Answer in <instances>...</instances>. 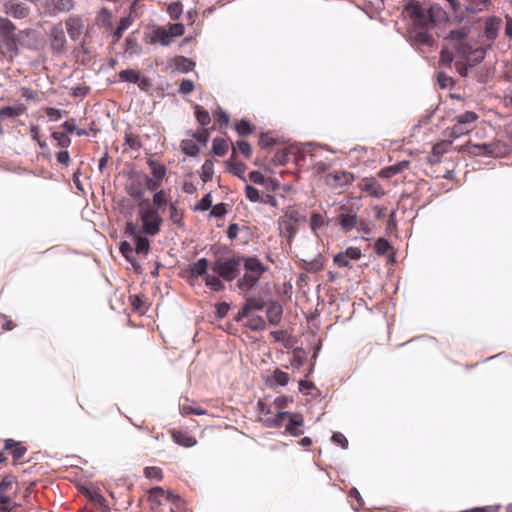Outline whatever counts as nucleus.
Returning a JSON list of instances; mask_svg holds the SVG:
<instances>
[{"instance_id":"62","label":"nucleus","mask_w":512,"mask_h":512,"mask_svg":"<svg viewBox=\"0 0 512 512\" xmlns=\"http://www.w3.org/2000/svg\"><path fill=\"white\" fill-rule=\"evenodd\" d=\"M169 33L172 35V37H179L184 34L185 27L181 23H176L170 26Z\"/></svg>"},{"instance_id":"15","label":"nucleus","mask_w":512,"mask_h":512,"mask_svg":"<svg viewBox=\"0 0 512 512\" xmlns=\"http://www.w3.org/2000/svg\"><path fill=\"white\" fill-rule=\"evenodd\" d=\"M339 225L343 231L350 232L352 229L356 228L358 225V219L356 212H341L338 216Z\"/></svg>"},{"instance_id":"46","label":"nucleus","mask_w":512,"mask_h":512,"mask_svg":"<svg viewBox=\"0 0 512 512\" xmlns=\"http://www.w3.org/2000/svg\"><path fill=\"white\" fill-rule=\"evenodd\" d=\"M236 131L239 135L245 136L252 133L253 129L248 121L242 119L236 124Z\"/></svg>"},{"instance_id":"29","label":"nucleus","mask_w":512,"mask_h":512,"mask_svg":"<svg viewBox=\"0 0 512 512\" xmlns=\"http://www.w3.org/2000/svg\"><path fill=\"white\" fill-rule=\"evenodd\" d=\"M228 151V143L223 138H215L212 143V152L217 156H224Z\"/></svg>"},{"instance_id":"32","label":"nucleus","mask_w":512,"mask_h":512,"mask_svg":"<svg viewBox=\"0 0 512 512\" xmlns=\"http://www.w3.org/2000/svg\"><path fill=\"white\" fill-rule=\"evenodd\" d=\"M125 52L130 56L137 55L140 52L137 40L131 35L125 39Z\"/></svg>"},{"instance_id":"27","label":"nucleus","mask_w":512,"mask_h":512,"mask_svg":"<svg viewBox=\"0 0 512 512\" xmlns=\"http://www.w3.org/2000/svg\"><path fill=\"white\" fill-rule=\"evenodd\" d=\"M147 164L151 169L152 178L163 180L166 175V167L152 159H149Z\"/></svg>"},{"instance_id":"16","label":"nucleus","mask_w":512,"mask_h":512,"mask_svg":"<svg viewBox=\"0 0 512 512\" xmlns=\"http://www.w3.org/2000/svg\"><path fill=\"white\" fill-rule=\"evenodd\" d=\"M68 35L72 40H77L83 32V22L80 18H69L66 21Z\"/></svg>"},{"instance_id":"6","label":"nucleus","mask_w":512,"mask_h":512,"mask_svg":"<svg viewBox=\"0 0 512 512\" xmlns=\"http://www.w3.org/2000/svg\"><path fill=\"white\" fill-rule=\"evenodd\" d=\"M452 7L455 13L476 14L482 12L490 3L491 0H446Z\"/></svg>"},{"instance_id":"49","label":"nucleus","mask_w":512,"mask_h":512,"mask_svg":"<svg viewBox=\"0 0 512 512\" xmlns=\"http://www.w3.org/2000/svg\"><path fill=\"white\" fill-rule=\"evenodd\" d=\"M52 137L57 141L61 147H68L71 143L70 138L63 132H53Z\"/></svg>"},{"instance_id":"44","label":"nucleus","mask_w":512,"mask_h":512,"mask_svg":"<svg viewBox=\"0 0 512 512\" xmlns=\"http://www.w3.org/2000/svg\"><path fill=\"white\" fill-rule=\"evenodd\" d=\"M176 66L183 72H189L193 69L194 63L191 60L181 56L176 59Z\"/></svg>"},{"instance_id":"56","label":"nucleus","mask_w":512,"mask_h":512,"mask_svg":"<svg viewBox=\"0 0 512 512\" xmlns=\"http://www.w3.org/2000/svg\"><path fill=\"white\" fill-rule=\"evenodd\" d=\"M46 114H47V116L49 117V119L51 121H58L59 119L62 118V116L64 114H66V111L59 110V109L51 107V108H47Z\"/></svg>"},{"instance_id":"30","label":"nucleus","mask_w":512,"mask_h":512,"mask_svg":"<svg viewBox=\"0 0 512 512\" xmlns=\"http://www.w3.org/2000/svg\"><path fill=\"white\" fill-rule=\"evenodd\" d=\"M181 150L188 156H196L199 153V146L191 139H185L181 142Z\"/></svg>"},{"instance_id":"41","label":"nucleus","mask_w":512,"mask_h":512,"mask_svg":"<svg viewBox=\"0 0 512 512\" xmlns=\"http://www.w3.org/2000/svg\"><path fill=\"white\" fill-rule=\"evenodd\" d=\"M54 7L61 12H68L74 7L73 0H51Z\"/></svg>"},{"instance_id":"10","label":"nucleus","mask_w":512,"mask_h":512,"mask_svg":"<svg viewBox=\"0 0 512 512\" xmlns=\"http://www.w3.org/2000/svg\"><path fill=\"white\" fill-rule=\"evenodd\" d=\"M464 151L474 156H497L499 154V144L497 143H483L472 144L467 143L464 146Z\"/></svg>"},{"instance_id":"34","label":"nucleus","mask_w":512,"mask_h":512,"mask_svg":"<svg viewBox=\"0 0 512 512\" xmlns=\"http://www.w3.org/2000/svg\"><path fill=\"white\" fill-rule=\"evenodd\" d=\"M195 116H196V119L197 121L203 126H207L211 119H210V115L208 113L207 110L203 109L201 106L199 105H196L195 106Z\"/></svg>"},{"instance_id":"8","label":"nucleus","mask_w":512,"mask_h":512,"mask_svg":"<svg viewBox=\"0 0 512 512\" xmlns=\"http://www.w3.org/2000/svg\"><path fill=\"white\" fill-rule=\"evenodd\" d=\"M478 119V115L473 111H466L457 117L456 124L452 127L451 135L459 137L471 131L473 123Z\"/></svg>"},{"instance_id":"17","label":"nucleus","mask_w":512,"mask_h":512,"mask_svg":"<svg viewBox=\"0 0 512 512\" xmlns=\"http://www.w3.org/2000/svg\"><path fill=\"white\" fill-rule=\"evenodd\" d=\"M361 189L374 198H379L384 195V190L381 185L373 178L364 179Z\"/></svg>"},{"instance_id":"19","label":"nucleus","mask_w":512,"mask_h":512,"mask_svg":"<svg viewBox=\"0 0 512 512\" xmlns=\"http://www.w3.org/2000/svg\"><path fill=\"white\" fill-rule=\"evenodd\" d=\"M189 268L192 278L203 277L205 279L206 275H208V260L200 258L198 261L190 264Z\"/></svg>"},{"instance_id":"40","label":"nucleus","mask_w":512,"mask_h":512,"mask_svg":"<svg viewBox=\"0 0 512 512\" xmlns=\"http://www.w3.org/2000/svg\"><path fill=\"white\" fill-rule=\"evenodd\" d=\"M182 11H183V6L178 1L169 4L167 7V12H168L169 16L174 20L178 19L181 16Z\"/></svg>"},{"instance_id":"11","label":"nucleus","mask_w":512,"mask_h":512,"mask_svg":"<svg viewBox=\"0 0 512 512\" xmlns=\"http://www.w3.org/2000/svg\"><path fill=\"white\" fill-rule=\"evenodd\" d=\"M160 497H165L167 501H171L176 508L179 510L180 505H183V500L172 492H166L163 488L157 486L150 490L149 499L153 502L161 504Z\"/></svg>"},{"instance_id":"52","label":"nucleus","mask_w":512,"mask_h":512,"mask_svg":"<svg viewBox=\"0 0 512 512\" xmlns=\"http://www.w3.org/2000/svg\"><path fill=\"white\" fill-rule=\"evenodd\" d=\"M357 230L359 233H363L365 235H370L373 232L374 226L367 221H358Z\"/></svg>"},{"instance_id":"26","label":"nucleus","mask_w":512,"mask_h":512,"mask_svg":"<svg viewBox=\"0 0 512 512\" xmlns=\"http://www.w3.org/2000/svg\"><path fill=\"white\" fill-rule=\"evenodd\" d=\"M135 247L134 251L137 254H142L146 256L149 253L150 250V242L146 236H137L136 239H134Z\"/></svg>"},{"instance_id":"1","label":"nucleus","mask_w":512,"mask_h":512,"mask_svg":"<svg viewBox=\"0 0 512 512\" xmlns=\"http://www.w3.org/2000/svg\"><path fill=\"white\" fill-rule=\"evenodd\" d=\"M402 13L414 41L427 46L434 43L431 31L447 19L446 12L440 5L433 4L426 7L417 0H409Z\"/></svg>"},{"instance_id":"48","label":"nucleus","mask_w":512,"mask_h":512,"mask_svg":"<svg viewBox=\"0 0 512 512\" xmlns=\"http://www.w3.org/2000/svg\"><path fill=\"white\" fill-rule=\"evenodd\" d=\"M245 192H246V197L251 202H260L261 201L262 196H260L259 191L255 187H253L251 185H246Z\"/></svg>"},{"instance_id":"59","label":"nucleus","mask_w":512,"mask_h":512,"mask_svg":"<svg viewBox=\"0 0 512 512\" xmlns=\"http://www.w3.org/2000/svg\"><path fill=\"white\" fill-rule=\"evenodd\" d=\"M215 116L217 117V121L220 123V124H223L225 126H228L229 125V122H230V116L229 114L222 110L221 108H218L217 111H215Z\"/></svg>"},{"instance_id":"38","label":"nucleus","mask_w":512,"mask_h":512,"mask_svg":"<svg viewBox=\"0 0 512 512\" xmlns=\"http://www.w3.org/2000/svg\"><path fill=\"white\" fill-rule=\"evenodd\" d=\"M120 252L122 255L132 264H134V248L132 245L126 241L122 242L120 245Z\"/></svg>"},{"instance_id":"55","label":"nucleus","mask_w":512,"mask_h":512,"mask_svg":"<svg viewBox=\"0 0 512 512\" xmlns=\"http://www.w3.org/2000/svg\"><path fill=\"white\" fill-rule=\"evenodd\" d=\"M145 476L149 479L160 480L162 478V471L157 467H147L145 469Z\"/></svg>"},{"instance_id":"36","label":"nucleus","mask_w":512,"mask_h":512,"mask_svg":"<svg viewBox=\"0 0 512 512\" xmlns=\"http://www.w3.org/2000/svg\"><path fill=\"white\" fill-rule=\"evenodd\" d=\"M172 35H170L169 31L165 29H160L156 32V35L153 39V42H158L163 46H167L172 41Z\"/></svg>"},{"instance_id":"13","label":"nucleus","mask_w":512,"mask_h":512,"mask_svg":"<svg viewBox=\"0 0 512 512\" xmlns=\"http://www.w3.org/2000/svg\"><path fill=\"white\" fill-rule=\"evenodd\" d=\"M51 47L56 52H61L66 44L65 33L61 25L54 26L50 31Z\"/></svg>"},{"instance_id":"58","label":"nucleus","mask_w":512,"mask_h":512,"mask_svg":"<svg viewBox=\"0 0 512 512\" xmlns=\"http://www.w3.org/2000/svg\"><path fill=\"white\" fill-rule=\"evenodd\" d=\"M345 256L350 260H358L361 258V250L358 247H348L345 251H343Z\"/></svg>"},{"instance_id":"2","label":"nucleus","mask_w":512,"mask_h":512,"mask_svg":"<svg viewBox=\"0 0 512 512\" xmlns=\"http://www.w3.org/2000/svg\"><path fill=\"white\" fill-rule=\"evenodd\" d=\"M446 39L449 44L441 50L440 64L450 66L455 61L458 73L466 77L469 69L483 60L484 51L471 46L465 28L450 31Z\"/></svg>"},{"instance_id":"33","label":"nucleus","mask_w":512,"mask_h":512,"mask_svg":"<svg viewBox=\"0 0 512 512\" xmlns=\"http://www.w3.org/2000/svg\"><path fill=\"white\" fill-rule=\"evenodd\" d=\"M280 225L284 235L288 238V241L291 242L298 231L296 224L292 222L282 221Z\"/></svg>"},{"instance_id":"47","label":"nucleus","mask_w":512,"mask_h":512,"mask_svg":"<svg viewBox=\"0 0 512 512\" xmlns=\"http://www.w3.org/2000/svg\"><path fill=\"white\" fill-rule=\"evenodd\" d=\"M62 127L68 133H76L78 136H85V135H87V131L85 129L77 128L76 124L74 122H71V121H65L62 124Z\"/></svg>"},{"instance_id":"21","label":"nucleus","mask_w":512,"mask_h":512,"mask_svg":"<svg viewBox=\"0 0 512 512\" xmlns=\"http://www.w3.org/2000/svg\"><path fill=\"white\" fill-rule=\"evenodd\" d=\"M501 26V19L497 17H490L485 22V35L489 40H494Z\"/></svg>"},{"instance_id":"35","label":"nucleus","mask_w":512,"mask_h":512,"mask_svg":"<svg viewBox=\"0 0 512 512\" xmlns=\"http://www.w3.org/2000/svg\"><path fill=\"white\" fill-rule=\"evenodd\" d=\"M374 249L378 255H386L392 249V246L386 239L378 238L374 244Z\"/></svg>"},{"instance_id":"9","label":"nucleus","mask_w":512,"mask_h":512,"mask_svg":"<svg viewBox=\"0 0 512 512\" xmlns=\"http://www.w3.org/2000/svg\"><path fill=\"white\" fill-rule=\"evenodd\" d=\"M354 180V175L348 171H334L325 176V182L334 189H341L350 184Z\"/></svg>"},{"instance_id":"14","label":"nucleus","mask_w":512,"mask_h":512,"mask_svg":"<svg viewBox=\"0 0 512 512\" xmlns=\"http://www.w3.org/2000/svg\"><path fill=\"white\" fill-rule=\"evenodd\" d=\"M5 11L14 18H24L28 15V8L17 0H9L5 3Z\"/></svg>"},{"instance_id":"7","label":"nucleus","mask_w":512,"mask_h":512,"mask_svg":"<svg viewBox=\"0 0 512 512\" xmlns=\"http://www.w3.org/2000/svg\"><path fill=\"white\" fill-rule=\"evenodd\" d=\"M15 25L7 18H0V38L3 46L8 52H16L18 48V37L15 33Z\"/></svg>"},{"instance_id":"3","label":"nucleus","mask_w":512,"mask_h":512,"mask_svg":"<svg viewBox=\"0 0 512 512\" xmlns=\"http://www.w3.org/2000/svg\"><path fill=\"white\" fill-rule=\"evenodd\" d=\"M244 275L238 280L237 286L243 292L254 289L260 277L265 273L266 267L255 257L244 258Z\"/></svg>"},{"instance_id":"61","label":"nucleus","mask_w":512,"mask_h":512,"mask_svg":"<svg viewBox=\"0 0 512 512\" xmlns=\"http://www.w3.org/2000/svg\"><path fill=\"white\" fill-rule=\"evenodd\" d=\"M275 139L268 133H264L260 136L259 144L262 148H267L274 145Z\"/></svg>"},{"instance_id":"22","label":"nucleus","mask_w":512,"mask_h":512,"mask_svg":"<svg viewBox=\"0 0 512 512\" xmlns=\"http://www.w3.org/2000/svg\"><path fill=\"white\" fill-rule=\"evenodd\" d=\"M172 438L180 446L193 447L197 441L194 437L182 431H173Z\"/></svg>"},{"instance_id":"5","label":"nucleus","mask_w":512,"mask_h":512,"mask_svg":"<svg viewBox=\"0 0 512 512\" xmlns=\"http://www.w3.org/2000/svg\"><path fill=\"white\" fill-rule=\"evenodd\" d=\"M242 260H244V258L241 256H218L212 263L211 269L224 280L232 281L237 277L240 271Z\"/></svg>"},{"instance_id":"64","label":"nucleus","mask_w":512,"mask_h":512,"mask_svg":"<svg viewBox=\"0 0 512 512\" xmlns=\"http://www.w3.org/2000/svg\"><path fill=\"white\" fill-rule=\"evenodd\" d=\"M237 146L239 151L245 156L250 157L252 154V148L251 145L247 141H238Z\"/></svg>"},{"instance_id":"42","label":"nucleus","mask_w":512,"mask_h":512,"mask_svg":"<svg viewBox=\"0 0 512 512\" xmlns=\"http://www.w3.org/2000/svg\"><path fill=\"white\" fill-rule=\"evenodd\" d=\"M325 224L324 217L320 214H313L310 219V227L314 233H317Z\"/></svg>"},{"instance_id":"50","label":"nucleus","mask_w":512,"mask_h":512,"mask_svg":"<svg viewBox=\"0 0 512 512\" xmlns=\"http://www.w3.org/2000/svg\"><path fill=\"white\" fill-rule=\"evenodd\" d=\"M249 179L251 182H253L255 184H259V185H265L267 182V179L259 171H251L249 173Z\"/></svg>"},{"instance_id":"60","label":"nucleus","mask_w":512,"mask_h":512,"mask_svg":"<svg viewBox=\"0 0 512 512\" xmlns=\"http://www.w3.org/2000/svg\"><path fill=\"white\" fill-rule=\"evenodd\" d=\"M126 233L129 236L133 237L134 239H136L137 236H142L140 234V230H139L138 225L136 223H134V222H128L126 224Z\"/></svg>"},{"instance_id":"63","label":"nucleus","mask_w":512,"mask_h":512,"mask_svg":"<svg viewBox=\"0 0 512 512\" xmlns=\"http://www.w3.org/2000/svg\"><path fill=\"white\" fill-rule=\"evenodd\" d=\"M193 89H194L193 81H191L189 79H184L181 81L179 91L182 94H188V93L192 92Z\"/></svg>"},{"instance_id":"18","label":"nucleus","mask_w":512,"mask_h":512,"mask_svg":"<svg viewBox=\"0 0 512 512\" xmlns=\"http://www.w3.org/2000/svg\"><path fill=\"white\" fill-rule=\"evenodd\" d=\"M119 77L121 78V80L126 82L135 84L138 83L140 87H143L148 83L147 78H141L140 73L133 69L122 70L119 73Z\"/></svg>"},{"instance_id":"20","label":"nucleus","mask_w":512,"mask_h":512,"mask_svg":"<svg viewBox=\"0 0 512 512\" xmlns=\"http://www.w3.org/2000/svg\"><path fill=\"white\" fill-rule=\"evenodd\" d=\"M282 314V306L277 302H272L266 310L267 319L271 325H277L282 318Z\"/></svg>"},{"instance_id":"23","label":"nucleus","mask_w":512,"mask_h":512,"mask_svg":"<svg viewBox=\"0 0 512 512\" xmlns=\"http://www.w3.org/2000/svg\"><path fill=\"white\" fill-rule=\"evenodd\" d=\"M5 449L11 451L15 461L22 459L26 453V448L21 446L19 442H16L13 439H7L5 441Z\"/></svg>"},{"instance_id":"51","label":"nucleus","mask_w":512,"mask_h":512,"mask_svg":"<svg viewBox=\"0 0 512 512\" xmlns=\"http://www.w3.org/2000/svg\"><path fill=\"white\" fill-rule=\"evenodd\" d=\"M285 218L287 219V222H292L294 224H297L301 220V216L298 213V211L294 208H289L285 212Z\"/></svg>"},{"instance_id":"28","label":"nucleus","mask_w":512,"mask_h":512,"mask_svg":"<svg viewBox=\"0 0 512 512\" xmlns=\"http://www.w3.org/2000/svg\"><path fill=\"white\" fill-rule=\"evenodd\" d=\"M205 284L212 290V291H221L225 288L224 283L221 281L219 275H206Z\"/></svg>"},{"instance_id":"57","label":"nucleus","mask_w":512,"mask_h":512,"mask_svg":"<svg viewBox=\"0 0 512 512\" xmlns=\"http://www.w3.org/2000/svg\"><path fill=\"white\" fill-rule=\"evenodd\" d=\"M130 20L129 18H122L120 23L115 31L116 40H119L124 33V31L129 27Z\"/></svg>"},{"instance_id":"37","label":"nucleus","mask_w":512,"mask_h":512,"mask_svg":"<svg viewBox=\"0 0 512 512\" xmlns=\"http://www.w3.org/2000/svg\"><path fill=\"white\" fill-rule=\"evenodd\" d=\"M167 203V194L164 190H159L153 195V208L157 211Z\"/></svg>"},{"instance_id":"12","label":"nucleus","mask_w":512,"mask_h":512,"mask_svg":"<svg viewBox=\"0 0 512 512\" xmlns=\"http://www.w3.org/2000/svg\"><path fill=\"white\" fill-rule=\"evenodd\" d=\"M303 425L304 419L301 414L298 413H290L288 417V422L285 426L286 432L293 436H299L303 434Z\"/></svg>"},{"instance_id":"31","label":"nucleus","mask_w":512,"mask_h":512,"mask_svg":"<svg viewBox=\"0 0 512 512\" xmlns=\"http://www.w3.org/2000/svg\"><path fill=\"white\" fill-rule=\"evenodd\" d=\"M214 173V164L211 160H206L201 167V179L208 182L212 179Z\"/></svg>"},{"instance_id":"24","label":"nucleus","mask_w":512,"mask_h":512,"mask_svg":"<svg viewBox=\"0 0 512 512\" xmlns=\"http://www.w3.org/2000/svg\"><path fill=\"white\" fill-rule=\"evenodd\" d=\"M252 331H262L266 328V322L263 317L258 315H253L248 317V320L245 324Z\"/></svg>"},{"instance_id":"53","label":"nucleus","mask_w":512,"mask_h":512,"mask_svg":"<svg viewBox=\"0 0 512 512\" xmlns=\"http://www.w3.org/2000/svg\"><path fill=\"white\" fill-rule=\"evenodd\" d=\"M350 259L340 252L334 256V263L339 267H350Z\"/></svg>"},{"instance_id":"45","label":"nucleus","mask_w":512,"mask_h":512,"mask_svg":"<svg viewBox=\"0 0 512 512\" xmlns=\"http://www.w3.org/2000/svg\"><path fill=\"white\" fill-rule=\"evenodd\" d=\"M169 211H170L171 221L177 225H181L183 215H182V212L178 210L175 203L170 204Z\"/></svg>"},{"instance_id":"43","label":"nucleus","mask_w":512,"mask_h":512,"mask_svg":"<svg viewBox=\"0 0 512 512\" xmlns=\"http://www.w3.org/2000/svg\"><path fill=\"white\" fill-rule=\"evenodd\" d=\"M273 379L276 382V384H278L280 386H285L288 384L290 377H289L288 373H286L282 370L276 369L273 373Z\"/></svg>"},{"instance_id":"39","label":"nucleus","mask_w":512,"mask_h":512,"mask_svg":"<svg viewBox=\"0 0 512 512\" xmlns=\"http://www.w3.org/2000/svg\"><path fill=\"white\" fill-rule=\"evenodd\" d=\"M180 412L182 415H190V414L204 415V414H206V411L204 409L199 408V407H193L186 403H183L180 405Z\"/></svg>"},{"instance_id":"4","label":"nucleus","mask_w":512,"mask_h":512,"mask_svg":"<svg viewBox=\"0 0 512 512\" xmlns=\"http://www.w3.org/2000/svg\"><path fill=\"white\" fill-rule=\"evenodd\" d=\"M139 218L142 222V231L146 235L155 236L160 232L163 219L149 202L139 204Z\"/></svg>"},{"instance_id":"25","label":"nucleus","mask_w":512,"mask_h":512,"mask_svg":"<svg viewBox=\"0 0 512 512\" xmlns=\"http://www.w3.org/2000/svg\"><path fill=\"white\" fill-rule=\"evenodd\" d=\"M265 306V302L261 298L249 297L246 299L243 307L250 315V313L254 310L260 311L263 310Z\"/></svg>"},{"instance_id":"54","label":"nucleus","mask_w":512,"mask_h":512,"mask_svg":"<svg viewBox=\"0 0 512 512\" xmlns=\"http://www.w3.org/2000/svg\"><path fill=\"white\" fill-rule=\"evenodd\" d=\"M12 510V501L8 496L0 494V512H10Z\"/></svg>"}]
</instances>
